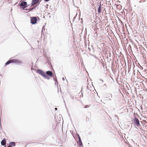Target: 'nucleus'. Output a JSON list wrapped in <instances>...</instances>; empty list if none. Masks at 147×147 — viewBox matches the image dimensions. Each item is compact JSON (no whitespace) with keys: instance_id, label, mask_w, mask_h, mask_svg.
I'll return each instance as SVG.
<instances>
[{"instance_id":"6","label":"nucleus","mask_w":147,"mask_h":147,"mask_svg":"<svg viewBox=\"0 0 147 147\" xmlns=\"http://www.w3.org/2000/svg\"><path fill=\"white\" fill-rule=\"evenodd\" d=\"M46 74L51 77H52L53 75V74L51 71H48L46 72Z\"/></svg>"},{"instance_id":"9","label":"nucleus","mask_w":147,"mask_h":147,"mask_svg":"<svg viewBox=\"0 0 147 147\" xmlns=\"http://www.w3.org/2000/svg\"><path fill=\"white\" fill-rule=\"evenodd\" d=\"M101 9L102 7H101V5H100L98 9V13H101V11H102Z\"/></svg>"},{"instance_id":"10","label":"nucleus","mask_w":147,"mask_h":147,"mask_svg":"<svg viewBox=\"0 0 147 147\" xmlns=\"http://www.w3.org/2000/svg\"><path fill=\"white\" fill-rule=\"evenodd\" d=\"M10 144L13 146H15L16 145L15 143L14 142H11L10 143Z\"/></svg>"},{"instance_id":"4","label":"nucleus","mask_w":147,"mask_h":147,"mask_svg":"<svg viewBox=\"0 0 147 147\" xmlns=\"http://www.w3.org/2000/svg\"><path fill=\"white\" fill-rule=\"evenodd\" d=\"M134 122L136 124V125L138 127L140 126V124L139 121L138 119L136 118L134 120Z\"/></svg>"},{"instance_id":"12","label":"nucleus","mask_w":147,"mask_h":147,"mask_svg":"<svg viewBox=\"0 0 147 147\" xmlns=\"http://www.w3.org/2000/svg\"><path fill=\"white\" fill-rule=\"evenodd\" d=\"M145 123H144V126L146 127H147V122H146V121H144Z\"/></svg>"},{"instance_id":"16","label":"nucleus","mask_w":147,"mask_h":147,"mask_svg":"<svg viewBox=\"0 0 147 147\" xmlns=\"http://www.w3.org/2000/svg\"><path fill=\"white\" fill-rule=\"evenodd\" d=\"M55 109L56 110H57V108H55Z\"/></svg>"},{"instance_id":"14","label":"nucleus","mask_w":147,"mask_h":147,"mask_svg":"<svg viewBox=\"0 0 147 147\" xmlns=\"http://www.w3.org/2000/svg\"><path fill=\"white\" fill-rule=\"evenodd\" d=\"M7 147H11V145H9V146H7Z\"/></svg>"},{"instance_id":"1","label":"nucleus","mask_w":147,"mask_h":147,"mask_svg":"<svg viewBox=\"0 0 147 147\" xmlns=\"http://www.w3.org/2000/svg\"><path fill=\"white\" fill-rule=\"evenodd\" d=\"M21 61L16 59H10L7 61L5 65H6L11 63H21Z\"/></svg>"},{"instance_id":"5","label":"nucleus","mask_w":147,"mask_h":147,"mask_svg":"<svg viewBox=\"0 0 147 147\" xmlns=\"http://www.w3.org/2000/svg\"><path fill=\"white\" fill-rule=\"evenodd\" d=\"M27 3L26 2L23 1L21 2L20 5L22 6L23 7L25 8L27 6Z\"/></svg>"},{"instance_id":"13","label":"nucleus","mask_w":147,"mask_h":147,"mask_svg":"<svg viewBox=\"0 0 147 147\" xmlns=\"http://www.w3.org/2000/svg\"><path fill=\"white\" fill-rule=\"evenodd\" d=\"M78 138H79V141L78 142H80V141H82L79 135L78 134Z\"/></svg>"},{"instance_id":"3","label":"nucleus","mask_w":147,"mask_h":147,"mask_svg":"<svg viewBox=\"0 0 147 147\" xmlns=\"http://www.w3.org/2000/svg\"><path fill=\"white\" fill-rule=\"evenodd\" d=\"M39 18V17H33L31 18V23L33 24H36L37 22V19Z\"/></svg>"},{"instance_id":"7","label":"nucleus","mask_w":147,"mask_h":147,"mask_svg":"<svg viewBox=\"0 0 147 147\" xmlns=\"http://www.w3.org/2000/svg\"><path fill=\"white\" fill-rule=\"evenodd\" d=\"M39 1V0H33L32 3V5H34L35 4L38 3Z\"/></svg>"},{"instance_id":"15","label":"nucleus","mask_w":147,"mask_h":147,"mask_svg":"<svg viewBox=\"0 0 147 147\" xmlns=\"http://www.w3.org/2000/svg\"><path fill=\"white\" fill-rule=\"evenodd\" d=\"M45 1H48L49 0H45Z\"/></svg>"},{"instance_id":"2","label":"nucleus","mask_w":147,"mask_h":147,"mask_svg":"<svg viewBox=\"0 0 147 147\" xmlns=\"http://www.w3.org/2000/svg\"><path fill=\"white\" fill-rule=\"evenodd\" d=\"M36 72L37 73L41 75L45 78L49 79V78L48 76L42 70L40 69H38L36 70Z\"/></svg>"},{"instance_id":"11","label":"nucleus","mask_w":147,"mask_h":147,"mask_svg":"<svg viewBox=\"0 0 147 147\" xmlns=\"http://www.w3.org/2000/svg\"><path fill=\"white\" fill-rule=\"evenodd\" d=\"M78 143L80 146H81L82 145V141H80V142H78Z\"/></svg>"},{"instance_id":"8","label":"nucleus","mask_w":147,"mask_h":147,"mask_svg":"<svg viewBox=\"0 0 147 147\" xmlns=\"http://www.w3.org/2000/svg\"><path fill=\"white\" fill-rule=\"evenodd\" d=\"M6 143V141L5 139H4L1 142V144L2 145L4 146L5 145Z\"/></svg>"}]
</instances>
